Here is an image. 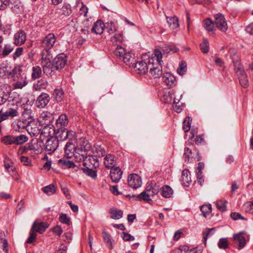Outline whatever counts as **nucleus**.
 Instances as JSON below:
<instances>
[{
    "label": "nucleus",
    "mask_w": 253,
    "mask_h": 253,
    "mask_svg": "<svg viewBox=\"0 0 253 253\" xmlns=\"http://www.w3.org/2000/svg\"><path fill=\"white\" fill-rule=\"evenodd\" d=\"M201 211L204 216L206 217L211 212V206L210 204L202 206L201 207Z\"/></svg>",
    "instance_id": "09e8293b"
},
{
    "label": "nucleus",
    "mask_w": 253,
    "mask_h": 253,
    "mask_svg": "<svg viewBox=\"0 0 253 253\" xmlns=\"http://www.w3.org/2000/svg\"><path fill=\"white\" fill-rule=\"evenodd\" d=\"M102 237L106 246L110 249H113V246L111 242V235L106 232H103L102 233Z\"/></svg>",
    "instance_id": "c9c22d12"
},
{
    "label": "nucleus",
    "mask_w": 253,
    "mask_h": 253,
    "mask_svg": "<svg viewBox=\"0 0 253 253\" xmlns=\"http://www.w3.org/2000/svg\"><path fill=\"white\" fill-rule=\"evenodd\" d=\"M195 142L197 145L203 144L205 143L204 134L197 135L195 138Z\"/></svg>",
    "instance_id": "338daca9"
},
{
    "label": "nucleus",
    "mask_w": 253,
    "mask_h": 253,
    "mask_svg": "<svg viewBox=\"0 0 253 253\" xmlns=\"http://www.w3.org/2000/svg\"><path fill=\"white\" fill-rule=\"evenodd\" d=\"M48 84V83L46 80L41 79L35 83L33 85V88L37 91H40L42 89H45Z\"/></svg>",
    "instance_id": "c85d7f7f"
},
{
    "label": "nucleus",
    "mask_w": 253,
    "mask_h": 253,
    "mask_svg": "<svg viewBox=\"0 0 253 253\" xmlns=\"http://www.w3.org/2000/svg\"><path fill=\"white\" fill-rule=\"evenodd\" d=\"M104 30V24L101 20L97 21L94 24L91 31L96 34L101 35Z\"/></svg>",
    "instance_id": "412c9836"
},
{
    "label": "nucleus",
    "mask_w": 253,
    "mask_h": 253,
    "mask_svg": "<svg viewBox=\"0 0 253 253\" xmlns=\"http://www.w3.org/2000/svg\"><path fill=\"white\" fill-rule=\"evenodd\" d=\"M74 133L73 131H68L65 128H58L54 137L57 138L59 142L67 139L70 135L72 136Z\"/></svg>",
    "instance_id": "f8f14e48"
},
{
    "label": "nucleus",
    "mask_w": 253,
    "mask_h": 253,
    "mask_svg": "<svg viewBox=\"0 0 253 253\" xmlns=\"http://www.w3.org/2000/svg\"><path fill=\"white\" fill-rule=\"evenodd\" d=\"M64 152V156L66 158H71L73 156L75 157L76 147L73 143L68 142L65 146Z\"/></svg>",
    "instance_id": "dca6fc26"
},
{
    "label": "nucleus",
    "mask_w": 253,
    "mask_h": 253,
    "mask_svg": "<svg viewBox=\"0 0 253 253\" xmlns=\"http://www.w3.org/2000/svg\"><path fill=\"white\" fill-rule=\"evenodd\" d=\"M42 190L44 193L50 196L56 193V187L53 184H50L42 188Z\"/></svg>",
    "instance_id": "ea45409f"
},
{
    "label": "nucleus",
    "mask_w": 253,
    "mask_h": 253,
    "mask_svg": "<svg viewBox=\"0 0 253 253\" xmlns=\"http://www.w3.org/2000/svg\"><path fill=\"white\" fill-rule=\"evenodd\" d=\"M26 34L23 30H19L14 36V43L16 45H21L26 40Z\"/></svg>",
    "instance_id": "2eb2a0df"
},
{
    "label": "nucleus",
    "mask_w": 253,
    "mask_h": 253,
    "mask_svg": "<svg viewBox=\"0 0 253 253\" xmlns=\"http://www.w3.org/2000/svg\"><path fill=\"white\" fill-rule=\"evenodd\" d=\"M1 141L5 145L15 144L14 136L8 135L4 136L1 138Z\"/></svg>",
    "instance_id": "49530a36"
},
{
    "label": "nucleus",
    "mask_w": 253,
    "mask_h": 253,
    "mask_svg": "<svg viewBox=\"0 0 253 253\" xmlns=\"http://www.w3.org/2000/svg\"><path fill=\"white\" fill-rule=\"evenodd\" d=\"M93 169L94 168H92L84 167L82 168V169L85 174L92 178H94L96 177L97 174L96 171Z\"/></svg>",
    "instance_id": "c03bdc74"
},
{
    "label": "nucleus",
    "mask_w": 253,
    "mask_h": 253,
    "mask_svg": "<svg viewBox=\"0 0 253 253\" xmlns=\"http://www.w3.org/2000/svg\"><path fill=\"white\" fill-rule=\"evenodd\" d=\"M123 41V37L121 34H114L113 36L111 37V41L113 43L121 42Z\"/></svg>",
    "instance_id": "680f3d73"
},
{
    "label": "nucleus",
    "mask_w": 253,
    "mask_h": 253,
    "mask_svg": "<svg viewBox=\"0 0 253 253\" xmlns=\"http://www.w3.org/2000/svg\"><path fill=\"white\" fill-rule=\"evenodd\" d=\"M67 57L63 53L58 54L53 60V65L57 70L63 69L67 64Z\"/></svg>",
    "instance_id": "9b49d317"
},
{
    "label": "nucleus",
    "mask_w": 253,
    "mask_h": 253,
    "mask_svg": "<svg viewBox=\"0 0 253 253\" xmlns=\"http://www.w3.org/2000/svg\"><path fill=\"white\" fill-rule=\"evenodd\" d=\"M59 145V140L54 136H51L45 143V150L48 153L54 152Z\"/></svg>",
    "instance_id": "6e6552de"
},
{
    "label": "nucleus",
    "mask_w": 253,
    "mask_h": 253,
    "mask_svg": "<svg viewBox=\"0 0 253 253\" xmlns=\"http://www.w3.org/2000/svg\"><path fill=\"white\" fill-rule=\"evenodd\" d=\"M13 50V46L9 44H6L4 47H0V57H4L8 55Z\"/></svg>",
    "instance_id": "4be33fe9"
},
{
    "label": "nucleus",
    "mask_w": 253,
    "mask_h": 253,
    "mask_svg": "<svg viewBox=\"0 0 253 253\" xmlns=\"http://www.w3.org/2000/svg\"><path fill=\"white\" fill-rule=\"evenodd\" d=\"M238 77L241 85L244 88L247 87L249 85V81L246 74H243Z\"/></svg>",
    "instance_id": "a18cd8bd"
},
{
    "label": "nucleus",
    "mask_w": 253,
    "mask_h": 253,
    "mask_svg": "<svg viewBox=\"0 0 253 253\" xmlns=\"http://www.w3.org/2000/svg\"><path fill=\"white\" fill-rule=\"evenodd\" d=\"M59 220L62 223L69 224L70 219L66 214L61 213L59 214Z\"/></svg>",
    "instance_id": "bf43d9fd"
},
{
    "label": "nucleus",
    "mask_w": 253,
    "mask_h": 253,
    "mask_svg": "<svg viewBox=\"0 0 253 253\" xmlns=\"http://www.w3.org/2000/svg\"><path fill=\"white\" fill-rule=\"evenodd\" d=\"M181 181L183 184L185 186H188L191 182L190 174L188 169H184L182 171L181 175Z\"/></svg>",
    "instance_id": "5701e85b"
},
{
    "label": "nucleus",
    "mask_w": 253,
    "mask_h": 253,
    "mask_svg": "<svg viewBox=\"0 0 253 253\" xmlns=\"http://www.w3.org/2000/svg\"><path fill=\"white\" fill-rule=\"evenodd\" d=\"M204 27L208 32L213 31L215 29V23L210 19H206L203 22Z\"/></svg>",
    "instance_id": "f704fd0d"
},
{
    "label": "nucleus",
    "mask_w": 253,
    "mask_h": 253,
    "mask_svg": "<svg viewBox=\"0 0 253 253\" xmlns=\"http://www.w3.org/2000/svg\"><path fill=\"white\" fill-rule=\"evenodd\" d=\"M62 15L68 16L72 13V9L68 4H64L60 9V12Z\"/></svg>",
    "instance_id": "8fccbe9b"
},
{
    "label": "nucleus",
    "mask_w": 253,
    "mask_h": 253,
    "mask_svg": "<svg viewBox=\"0 0 253 253\" xmlns=\"http://www.w3.org/2000/svg\"><path fill=\"white\" fill-rule=\"evenodd\" d=\"M104 30H106L110 35H114L116 31L115 24L111 22L107 27L104 28Z\"/></svg>",
    "instance_id": "4d7b16f0"
},
{
    "label": "nucleus",
    "mask_w": 253,
    "mask_h": 253,
    "mask_svg": "<svg viewBox=\"0 0 253 253\" xmlns=\"http://www.w3.org/2000/svg\"><path fill=\"white\" fill-rule=\"evenodd\" d=\"M231 218L234 220L238 219L245 220V218L239 213L232 212L230 214Z\"/></svg>",
    "instance_id": "774afa93"
},
{
    "label": "nucleus",
    "mask_w": 253,
    "mask_h": 253,
    "mask_svg": "<svg viewBox=\"0 0 253 253\" xmlns=\"http://www.w3.org/2000/svg\"><path fill=\"white\" fill-rule=\"evenodd\" d=\"M27 130L31 136H37L39 134L44 133L43 131H41V128L37 125L35 122H30L27 126Z\"/></svg>",
    "instance_id": "ddd939ff"
},
{
    "label": "nucleus",
    "mask_w": 253,
    "mask_h": 253,
    "mask_svg": "<svg viewBox=\"0 0 253 253\" xmlns=\"http://www.w3.org/2000/svg\"><path fill=\"white\" fill-rule=\"evenodd\" d=\"M140 177L136 174H131L127 178V184L132 189H137L141 185Z\"/></svg>",
    "instance_id": "1a4fd4ad"
},
{
    "label": "nucleus",
    "mask_w": 253,
    "mask_h": 253,
    "mask_svg": "<svg viewBox=\"0 0 253 253\" xmlns=\"http://www.w3.org/2000/svg\"><path fill=\"white\" fill-rule=\"evenodd\" d=\"M159 192V186L156 184H151L147 186L145 191L137 196L129 194H127V198H133L135 200H143L149 202L150 201H151L150 197L156 195Z\"/></svg>",
    "instance_id": "39448f33"
},
{
    "label": "nucleus",
    "mask_w": 253,
    "mask_h": 253,
    "mask_svg": "<svg viewBox=\"0 0 253 253\" xmlns=\"http://www.w3.org/2000/svg\"><path fill=\"white\" fill-rule=\"evenodd\" d=\"M64 94V92L62 89L56 88L54 89L53 95L57 102H60L63 98Z\"/></svg>",
    "instance_id": "4c0bfd02"
},
{
    "label": "nucleus",
    "mask_w": 253,
    "mask_h": 253,
    "mask_svg": "<svg viewBox=\"0 0 253 253\" xmlns=\"http://www.w3.org/2000/svg\"><path fill=\"white\" fill-rule=\"evenodd\" d=\"M105 153V151L104 149L99 146L97 145L95 147V149L92 150V154H94V156L96 158V157H102L104 156Z\"/></svg>",
    "instance_id": "37998d69"
},
{
    "label": "nucleus",
    "mask_w": 253,
    "mask_h": 253,
    "mask_svg": "<svg viewBox=\"0 0 253 253\" xmlns=\"http://www.w3.org/2000/svg\"><path fill=\"white\" fill-rule=\"evenodd\" d=\"M187 70L186 64L184 62H181L179 67L177 69V72L180 75H183Z\"/></svg>",
    "instance_id": "6e6d98bb"
},
{
    "label": "nucleus",
    "mask_w": 253,
    "mask_h": 253,
    "mask_svg": "<svg viewBox=\"0 0 253 253\" xmlns=\"http://www.w3.org/2000/svg\"><path fill=\"white\" fill-rule=\"evenodd\" d=\"M37 236V233L31 229L30 235L26 241V243L31 244L33 243L36 240Z\"/></svg>",
    "instance_id": "e2e57ef3"
},
{
    "label": "nucleus",
    "mask_w": 253,
    "mask_h": 253,
    "mask_svg": "<svg viewBox=\"0 0 253 253\" xmlns=\"http://www.w3.org/2000/svg\"><path fill=\"white\" fill-rule=\"evenodd\" d=\"M17 78V81L13 84L15 89H22L28 84L27 77L24 74L20 75Z\"/></svg>",
    "instance_id": "6ab92c4d"
},
{
    "label": "nucleus",
    "mask_w": 253,
    "mask_h": 253,
    "mask_svg": "<svg viewBox=\"0 0 253 253\" xmlns=\"http://www.w3.org/2000/svg\"><path fill=\"white\" fill-rule=\"evenodd\" d=\"M172 189L169 186L165 185L162 188L161 194L165 198H169L172 194Z\"/></svg>",
    "instance_id": "a19ab883"
},
{
    "label": "nucleus",
    "mask_w": 253,
    "mask_h": 253,
    "mask_svg": "<svg viewBox=\"0 0 253 253\" xmlns=\"http://www.w3.org/2000/svg\"><path fill=\"white\" fill-rule=\"evenodd\" d=\"M233 238L235 242L238 243L240 249L244 247L246 243V239L241 233L234 235Z\"/></svg>",
    "instance_id": "cd10ccee"
},
{
    "label": "nucleus",
    "mask_w": 253,
    "mask_h": 253,
    "mask_svg": "<svg viewBox=\"0 0 253 253\" xmlns=\"http://www.w3.org/2000/svg\"><path fill=\"white\" fill-rule=\"evenodd\" d=\"M41 122H43L45 124H48L52 122L53 119L52 115L47 112H43L40 116Z\"/></svg>",
    "instance_id": "c756f323"
},
{
    "label": "nucleus",
    "mask_w": 253,
    "mask_h": 253,
    "mask_svg": "<svg viewBox=\"0 0 253 253\" xmlns=\"http://www.w3.org/2000/svg\"><path fill=\"white\" fill-rule=\"evenodd\" d=\"M21 74V69L20 66H16L8 73V76L10 78H14L15 80L16 78H19Z\"/></svg>",
    "instance_id": "72a5a7b5"
},
{
    "label": "nucleus",
    "mask_w": 253,
    "mask_h": 253,
    "mask_svg": "<svg viewBox=\"0 0 253 253\" xmlns=\"http://www.w3.org/2000/svg\"><path fill=\"white\" fill-rule=\"evenodd\" d=\"M81 161L83 162V165L84 167L96 169L99 167L98 160L92 154L84 157Z\"/></svg>",
    "instance_id": "0eeeda50"
},
{
    "label": "nucleus",
    "mask_w": 253,
    "mask_h": 253,
    "mask_svg": "<svg viewBox=\"0 0 253 253\" xmlns=\"http://www.w3.org/2000/svg\"><path fill=\"white\" fill-rule=\"evenodd\" d=\"M42 70L40 66H36L32 68V79L36 80L40 78L42 76Z\"/></svg>",
    "instance_id": "e433bc0d"
},
{
    "label": "nucleus",
    "mask_w": 253,
    "mask_h": 253,
    "mask_svg": "<svg viewBox=\"0 0 253 253\" xmlns=\"http://www.w3.org/2000/svg\"><path fill=\"white\" fill-rule=\"evenodd\" d=\"M68 124V117L65 114L61 115L56 120V124L60 128H65Z\"/></svg>",
    "instance_id": "bb28decb"
},
{
    "label": "nucleus",
    "mask_w": 253,
    "mask_h": 253,
    "mask_svg": "<svg viewBox=\"0 0 253 253\" xmlns=\"http://www.w3.org/2000/svg\"><path fill=\"white\" fill-rule=\"evenodd\" d=\"M177 48L176 47L171 46V45H168L163 47V51L165 53H175L177 52Z\"/></svg>",
    "instance_id": "13d9d810"
},
{
    "label": "nucleus",
    "mask_w": 253,
    "mask_h": 253,
    "mask_svg": "<svg viewBox=\"0 0 253 253\" xmlns=\"http://www.w3.org/2000/svg\"><path fill=\"white\" fill-rule=\"evenodd\" d=\"M200 45L201 50L203 53H207L209 52V43L207 39H204Z\"/></svg>",
    "instance_id": "de8ad7c7"
},
{
    "label": "nucleus",
    "mask_w": 253,
    "mask_h": 253,
    "mask_svg": "<svg viewBox=\"0 0 253 253\" xmlns=\"http://www.w3.org/2000/svg\"><path fill=\"white\" fill-rule=\"evenodd\" d=\"M214 23L216 27L221 31L225 32L228 29V25L223 15L217 13L214 15Z\"/></svg>",
    "instance_id": "423d86ee"
},
{
    "label": "nucleus",
    "mask_w": 253,
    "mask_h": 253,
    "mask_svg": "<svg viewBox=\"0 0 253 253\" xmlns=\"http://www.w3.org/2000/svg\"><path fill=\"white\" fill-rule=\"evenodd\" d=\"M114 54L117 58L119 59L122 58L124 63H126L125 59L126 51L124 47L122 46L118 45L114 51Z\"/></svg>",
    "instance_id": "393cba45"
},
{
    "label": "nucleus",
    "mask_w": 253,
    "mask_h": 253,
    "mask_svg": "<svg viewBox=\"0 0 253 253\" xmlns=\"http://www.w3.org/2000/svg\"><path fill=\"white\" fill-rule=\"evenodd\" d=\"M218 246L220 249H225L228 246V243L226 238H221L218 243Z\"/></svg>",
    "instance_id": "052dcab7"
},
{
    "label": "nucleus",
    "mask_w": 253,
    "mask_h": 253,
    "mask_svg": "<svg viewBox=\"0 0 253 253\" xmlns=\"http://www.w3.org/2000/svg\"><path fill=\"white\" fill-rule=\"evenodd\" d=\"M168 23L170 27L174 29L179 27L178 19L176 17H167Z\"/></svg>",
    "instance_id": "58836bf2"
},
{
    "label": "nucleus",
    "mask_w": 253,
    "mask_h": 253,
    "mask_svg": "<svg viewBox=\"0 0 253 253\" xmlns=\"http://www.w3.org/2000/svg\"><path fill=\"white\" fill-rule=\"evenodd\" d=\"M234 70L237 76L245 73L243 65L238 60L234 61Z\"/></svg>",
    "instance_id": "473e14b6"
},
{
    "label": "nucleus",
    "mask_w": 253,
    "mask_h": 253,
    "mask_svg": "<svg viewBox=\"0 0 253 253\" xmlns=\"http://www.w3.org/2000/svg\"><path fill=\"white\" fill-rule=\"evenodd\" d=\"M14 142L16 145H21L28 141V137L24 134H20L18 136H14Z\"/></svg>",
    "instance_id": "79ce46f5"
},
{
    "label": "nucleus",
    "mask_w": 253,
    "mask_h": 253,
    "mask_svg": "<svg viewBox=\"0 0 253 253\" xmlns=\"http://www.w3.org/2000/svg\"><path fill=\"white\" fill-rule=\"evenodd\" d=\"M10 68L8 66V64L2 63L0 67V74L3 72L5 75L8 76V73L10 71Z\"/></svg>",
    "instance_id": "69168bd1"
},
{
    "label": "nucleus",
    "mask_w": 253,
    "mask_h": 253,
    "mask_svg": "<svg viewBox=\"0 0 253 253\" xmlns=\"http://www.w3.org/2000/svg\"><path fill=\"white\" fill-rule=\"evenodd\" d=\"M92 154L91 146L89 142L84 138H81L77 141L75 159L77 161L80 162L84 157Z\"/></svg>",
    "instance_id": "20e7f679"
},
{
    "label": "nucleus",
    "mask_w": 253,
    "mask_h": 253,
    "mask_svg": "<svg viewBox=\"0 0 253 253\" xmlns=\"http://www.w3.org/2000/svg\"><path fill=\"white\" fill-rule=\"evenodd\" d=\"M115 163V156L113 155H107L104 158V164L106 168H114Z\"/></svg>",
    "instance_id": "b1692460"
},
{
    "label": "nucleus",
    "mask_w": 253,
    "mask_h": 253,
    "mask_svg": "<svg viewBox=\"0 0 253 253\" xmlns=\"http://www.w3.org/2000/svg\"><path fill=\"white\" fill-rule=\"evenodd\" d=\"M48 227V224L44 222H38L35 221L33 224L31 230L36 232H39L41 234L43 233Z\"/></svg>",
    "instance_id": "a211bd4d"
},
{
    "label": "nucleus",
    "mask_w": 253,
    "mask_h": 253,
    "mask_svg": "<svg viewBox=\"0 0 253 253\" xmlns=\"http://www.w3.org/2000/svg\"><path fill=\"white\" fill-rule=\"evenodd\" d=\"M174 95V92L171 90L169 91L168 93H166L164 95V99L166 103H171L172 101L173 97Z\"/></svg>",
    "instance_id": "864d4df0"
},
{
    "label": "nucleus",
    "mask_w": 253,
    "mask_h": 253,
    "mask_svg": "<svg viewBox=\"0 0 253 253\" xmlns=\"http://www.w3.org/2000/svg\"><path fill=\"white\" fill-rule=\"evenodd\" d=\"M9 93L8 92H4L0 90V105L4 104L9 98Z\"/></svg>",
    "instance_id": "603ef678"
},
{
    "label": "nucleus",
    "mask_w": 253,
    "mask_h": 253,
    "mask_svg": "<svg viewBox=\"0 0 253 253\" xmlns=\"http://www.w3.org/2000/svg\"><path fill=\"white\" fill-rule=\"evenodd\" d=\"M178 253H202V251L197 248L190 249L189 247L183 246L179 248Z\"/></svg>",
    "instance_id": "7c9ffc66"
},
{
    "label": "nucleus",
    "mask_w": 253,
    "mask_h": 253,
    "mask_svg": "<svg viewBox=\"0 0 253 253\" xmlns=\"http://www.w3.org/2000/svg\"><path fill=\"white\" fill-rule=\"evenodd\" d=\"M109 213L111 215V218L114 219H119L122 217L123 212L120 210L112 208L109 211Z\"/></svg>",
    "instance_id": "2f4dec72"
},
{
    "label": "nucleus",
    "mask_w": 253,
    "mask_h": 253,
    "mask_svg": "<svg viewBox=\"0 0 253 253\" xmlns=\"http://www.w3.org/2000/svg\"><path fill=\"white\" fill-rule=\"evenodd\" d=\"M162 54L159 49H156L154 54H151V59L148 61L149 65V74L151 78H159L162 76Z\"/></svg>",
    "instance_id": "f257e3e1"
},
{
    "label": "nucleus",
    "mask_w": 253,
    "mask_h": 253,
    "mask_svg": "<svg viewBox=\"0 0 253 253\" xmlns=\"http://www.w3.org/2000/svg\"><path fill=\"white\" fill-rule=\"evenodd\" d=\"M110 174L112 181L118 182L122 177L123 171L119 167H116L111 169Z\"/></svg>",
    "instance_id": "f3484780"
},
{
    "label": "nucleus",
    "mask_w": 253,
    "mask_h": 253,
    "mask_svg": "<svg viewBox=\"0 0 253 253\" xmlns=\"http://www.w3.org/2000/svg\"><path fill=\"white\" fill-rule=\"evenodd\" d=\"M69 158H63L58 160V164L62 169H70L75 167L76 165L72 161L68 160Z\"/></svg>",
    "instance_id": "aec40b11"
},
{
    "label": "nucleus",
    "mask_w": 253,
    "mask_h": 253,
    "mask_svg": "<svg viewBox=\"0 0 253 253\" xmlns=\"http://www.w3.org/2000/svg\"><path fill=\"white\" fill-rule=\"evenodd\" d=\"M23 50L24 49L23 47L17 48L12 55L13 59L15 60L17 58H19L22 54Z\"/></svg>",
    "instance_id": "0e129e2a"
},
{
    "label": "nucleus",
    "mask_w": 253,
    "mask_h": 253,
    "mask_svg": "<svg viewBox=\"0 0 253 253\" xmlns=\"http://www.w3.org/2000/svg\"><path fill=\"white\" fill-rule=\"evenodd\" d=\"M49 100V96L47 93H42L38 97L36 103L38 108H43L47 105Z\"/></svg>",
    "instance_id": "4468645a"
},
{
    "label": "nucleus",
    "mask_w": 253,
    "mask_h": 253,
    "mask_svg": "<svg viewBox=\"0 0 253 253\" xmlns=\"http://www.w3.org/2000/svg\"><path fill=\"white\" fill-rule=\"evenodd\" d=\"M192 119L190 117H186L183 122V129L185 132L189 131L191 127Z\"/></svg>",
    "instance_id": "3c124183"
},
{
    "label": "nucleus",
    "mask_w": 253,
    "mask_h": 253,
    "mask_svg": "<svg viewBox=\"0 0 253 253\" xmlns=\"http://www.w3.org/2000/svg\"><path fill=\"white\" fill-rule=\"evenodd\" d=\"M151 59V55L150 54H146L143 55L142 60L136 62V56L131 52L127 53V62H130L129 67H133L137 73L139 74H145L148 72L149 65L148 61Z\"/></svg>",
    "instance_id": "f03ea898"
},
{
    "label": "nucleus",
    "mask_w": 253,
    "mask_h": 253,
    "mask_svg": "<svg viewBox=\"0 0 253 253\" xmlns=\"http://www.w3.org/2000/svg\"><path fill=\"white\" fill-rule=\"evenodd\" d=\"M226 201L220 200L216 202V207L221 211H226L227 208L226 206Z\"/></svg>",
    "instance_id": "5fc2aeb1"
},
{
    "label": "nucleus",
    "mask_w": 253,
    "mask_h": 253,
    "mask_svg": "<svg viewBox=\"0 0 253 253\" xmlns=\"http://www.w3.org/2000/svg\"><path fill=\"white\" fill-rule=\"evenodd\" d=\"M164 83L168 86H172L175 81V77L169 73H165L163 75Z\"/></svg>",
    "instance_id": "a878e982"
},
{
    "label": "nucleus",
    "mask_w": 253,
    "mask_h": 253,
    "mask_svg": "<svg viewBox=\"0 0 253 253\" xmlns=\"http://www.w3.org/2000/svg\"><path fill=\"white\" fill-rule=\"evenodd\" d=\"M56 41V37L53 33H49L42 39L41 45L43 49L42 51V58L44 60L51 59L52 57L51 49L53 47Z\"/></svg>",
    "instance_id": "7ed1b4c3"
},
{
    "label": "nucleus",
    "mask_w": 253,
    "mask_h": 253,
    "mask_svg": "<svg viewBox=\"0 0 253 253\" xmlns=\"http://www.w3.org/2000/svg\"><path fill=\"white\" fill-rule=\"evenodd\" d=\"M42 64H43V72L46 75L51 76L52 74L57 71L53 63L50 61V59L44 60L42 58Z\"/></svg>",
    "instance_id": "9d476101"
}]
</instances>
